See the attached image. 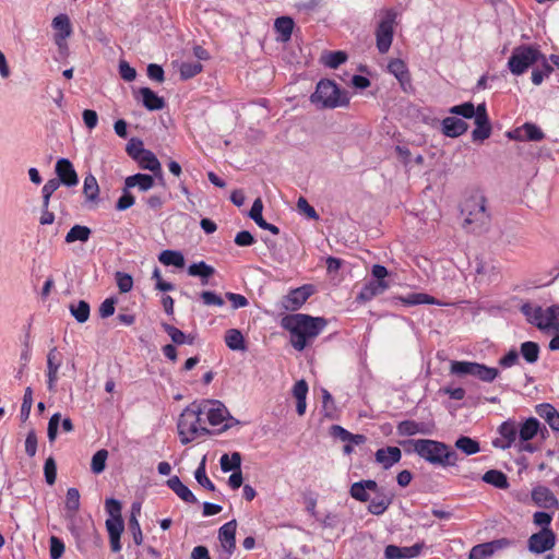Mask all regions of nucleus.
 Instances as JSON below:
<instances>
[{"mask_svg":"<svg viewBox=\"0 0 559 559\" xmlns=\"http://www.w3.org/2000/svg\"><path fill=\"white\" fill-rule=\"evenodd\" d=\"M324 318L296 313L283 319L282 325L290 333V343L297 350H304L308 342L316 338L326 326Z\"/></svg>","mask_w":559,"mask_h":559,"instance_id":"1","label":"nucleus"},{"mask_svg":"<svg viewBox=\"0 0 559 559\" xmlns=\"http://www.w3.org/2000/svg\"><path fill=\"white\" fill-rule=\"evenodd\" d=\"M407 451L415 452L418 456L432 465L442 467L453 466L457 462V454L448 444L432 439H409L401 442Z\"/></svg>","mask_w":559,"mask_h":559,"instance_id":"2","label":"nucleus"},{"mask_svg":"<svg viewBox=\"0 0 559 559\" xmlns=\"http://www.w3.org/2000/svg\"><path fill=\"white\" fill-rule=\"evenodd\" d=\"M460 209L462 216H464L463 228L467 231L480 234L488 228L490 214L483 193L478 191L472 192L463 199Z\"/></svg>","mask_w":559,"mask_h":559,"instance_id":"3","label":"nucleus"},{"mask_svg":"<svg viewBox=\"0 0 559 559\" xmlns=\"http://www.w3.org/2000/svg\"><path fill=\"white\" fill-rule=\"evenodd\" d=\"M177 428L182 444H188L198 437L210 432L204 426L202 408L195 402L182 411L178 419Z\"/></svg>","mask_w":559,"mask_h":559,"instance_id":"4","label":"nucleus"},{"mask_svg":"<svg viewBox=\"0 0 559 559\" xmlns=\"http://www.w3.org/2000/svg\"><path fill=\"white\" fill-rule=\"evenodd\" d=\"M521 312L526 320L542 331L554 330L559 331V306H550L546 309L530 302L521 306Z\"/></svg>","mask_w":559,"mask_h":559,"instance_id":"5","label":"nucleus"},{"mask_svg":"<svg viewBox=\"0 0 559 559\" xmlns=\"http://www.w3.org/2000/svg\"><path fill=\"white\" fill-rule=\"evenodd\" d=\"M311 102L321 105L322 108H336L346 106L349 102L347 93L330 80H321L317 84L316 92L310 97Z\"/></svg>","mask_w":559,"mask_h":559,"instance_id":"6","label":"nucleus"},{"mask_svg":"<svg viewBox=\"0 0 559 559\" xmlns=\"http://www.w3.org/2000/svg\"><path fill=\"white\" fill-rule=\"evenodd\" d=\"M543 57L540 51L528 45L516 47L508 61V67L514 75L523 74L531 66L535 64Z\"/></svg>","mask_w":559,"mask_h":559,"instance_id":"7","label":"nucleus"},{"mask_svg":"<svg viewBox=\"0 0 559 559\" xmlns=\"http://www.w3.org/2000/svg\"><path fill=\"white\" fill-rule=\"evenodd\" d=\"M396 17V11L394 9H388L384 11L383 17L376 27V46L380 53H386L391 48Z\"/></svg>","mask_w":559,"mask_h":559,"instance_id":"8","label":"nucleus"},{"mask_svg":"<svg viewBox=\"0 0 559 559\" xmlns=\"http://www.w3.org/2000/svg\"><path fill=\"white\" fill-rule=\"evenodd\" d=\"M236 520H230L219 527L218 540L221 548L218 550L217 559H230L236 549Z\"/></svg>","mask_w":559,"mask_h":559,"instance_id":"9","label":"nucleus"},{"mask_svg":"<svg viewBox=\"0 0 559 559\" xmlns=\"http://www.w3.org/2000/svg\"><path fill=\"white\" fill-rule=\"evenodd\" d=\"M556 534L550 527H544L530 536L527 548L531 552L540 555L551 550L556 545Z\"/></svg>","mask_w":559,"mask_h":559,"instance_id":"10","label":"nucleus"},{"mask_svg":"<svg viewBox=\"0 0 559 559\" xmlns=\"http://www.w3.org/2000/svg\"><path fill=\"white\" fill-rule=\"evenodd\" d=\"M474 119L476 128L472 132L473 141L488 139L491 135V124L484 103L478 105V112Z\"/></svg>","mask_w":559,"mask_h":559,"instance_id":"11","label":"nucleus"},{"mask_svg":"<svg viewBox=\"0 0 559 559\" xmlns=\"http://www.w3.org/2000/svg\"><path fill=\"white\" fill-rule=\"evenodd\" d=\"M509 545L510 540L507 538L478 544L471 549L468 559H486L492 556L498 549L504 548Z\"/></svg>","mask_w":559,"mask_h":559,"instance_id":"12","label":"nucleus"},{"mask_svg":"<svg viewBox=\"0 0 559 559\" xmlns=\"http://www.w3.org/2000/svg\"><path fill=\"white\" fill-rule=\"evenodd\" d=\"M532 501L543 509H558L559 501L554 492L546 486H536L531 491Z\"/></svg>","mask_w":559,"mask_h":559,"instance_id":"13","label":"nucleus"},{"mask_svg":"<svg viewBox=\"0 0 559 559\" xmlns=\"http://www.w3.org/2000/svg\"><path fill=\"white\" fill-rule=\"evenodd\" d=\"M51 26L56 31L55 43L61 48L73 32L70 17L64 13L58 14L53 17Z\"/></svg>","mask_w":559,"mask_h":559,"instance_id":"14","label":"nucleus"},{"mask_svg":"<svg viewBox=\"0 0 559 559\" xmlns=\"http://www.w3.org/2000/svg\"><path fill=\"white\" fill-rule=\"evenodd\" d=\"M198 404L202 408V415H206L211 426H218L225 420L227 411L222 403L216 401H203Z\"/></svg>","mask_w":559,"mask_h":559,"instance_id":"15","label":"nucleus"},{"mask_svg":"<svg viewBox=\"0 0 559 559\" xmlns=\"http://www.w3.org/2000/svg\"><path fill=\"white\" fill-rule=\"evenodd\" d=\"M62 364V355L56 347L51 348L47 355V386L50 392L56 390V383L59 379L58 371Z\"/></svg>","mask_w":559,"mask_h":559,"instance_id":"16","label":"nucleus"},{"mask_svg":"<svg viewBox=\"0 0 559 559\" xmlns=\"http://www.w3.org/2000/svg\"><path fill=\"white\" fill-rule=\"evenodd\" d=\"M56 174L58 181L64 186L74 187L79 182V177L73 164L68 158H60L56 163Z\"/></svg>","mask_w":559,"mask_h":559,"instance_id":"17","label":"nucleus"},{"mask_svg":"<svg viewBox=\"0 0 559 559\" xmlns=\"http://www.w3.org/2000/svg\"><path fill=\"white\" fill-rule=\"evenodd\" d=\"M309 286H301L290 290L283 299V307L288 311L298 310L310 297Z\"/></svg>","mask_w":559,"mask_h":559,"instance_id":"18","label":"nucleus"},{"mask_svg":"<svg viewBox=\"0 0 559 559\" xmlns=\"http://www.w3.org/2000/svg\"><path fill=\"white\" fill-rule=\"evenodd\" d=\"M501 439H497L492 442L496 448L503 450L509 449L516 440L519 432L518 426L513 421H504L499 426L498 429Z\"/></svg>","mask_w":559,"mask_h":559,"instance_id":"19","label":"nucleus"},{"mask_svg":"<svg viewBox=\"0 0 559 559\" xmlns=\"http://www.w3.org/2000/svg\"><path fill=\"white\" fill-rule=\"evenodd\" d=\"M389 288L388 282H374L369 281L366 283L358 295L356 296V302L366 304L372 300L374 297L383 294Z\"/></svg>","mask_w":559,"mask_h":559,"instance_id":"20","label":"nucleus"},{"mask_svg":"<svg viewBox=\"0 0 559 559\" xmlns=\"http://www.w3.org/2000/svg\"><path fill=\"white\" fill-rule=\"evenodd\" d=\"M424 545L415 544L409 547H399L395 545H388L384 549V557L386 559H411L417 557Z\"/></svg>","mask_w":559,"mask_h":559,"instance_id":"21","label":"nucleus"},{"mask_svg":"<svg viewBox=\"0 0 559 559\" xmlns=\"http://www.w3.org/2000/svg\"><path fill=\"white\" fill-rule=\"evenodd\" d=\"M374 456L377 463H379L384 469H389L400 462L402 452L397 447H386L377 450Z\"/></svg>","mask_w":559,"mask_h":559,"instance_id":"22","label":"nucleus"},{"mask_svg":"<svg viewBox=\"0 0 559 559\" xmlns=\"http://www.w3.org/2000/svg\"><path fill=\"white\" fill-rule=\"evenodd\" d=\"M263 203L260 198L255 199L251 210L249 212V216L254 223L262 229L271 231L273 235L280 234V228L273 224H270L265 221V217L262 216Z\"/></svg>","mask_w":559,"mask_h":559,"instance_id":"23","label":"nucleus"},{"mask_svg":"<svg viewBox=\"0 0 559 559\" xmlns=\"http://www.w3.org/2000/svg\"><path fill=\"white\" fill-rule=\"evenodd\" d=\"M441 126L442 133L449 138H457L464 134L468 129V124L464 120L456 117L444 118L441 122Z\"/></svg>","mask_w":559,"mask_h":559,"instance_id":"24","label":"nucleus"},{"mask_svg":"<svg viewBox=\"0 0 559 559\" xmlns=\"http://www.w3.org/2000/svg\"><path fill=\"white\" fill-rule=\"evenodd\" d=\"M367 490L377 492L378 491L377 481L368 479V480H361V481L354 483L350 486L349 493L354 499H356L360 502H367L370 498Z\"/></svg>","mask_w":559,"mask_h":559,"instance_id":"25","label":"nucleus"},{"mask_svg":"<svg viewBox=\"0 0 559 559\" xmlns=\"http://www.w3.org/2000/svg\"><path fill=\"white\" fill-rule=\"evenodd\" d=\"M388 70L399 80L403 91H406V86L411 85V75L406 63L401 59H393L389 62Z\"/></svg>","mask_w":559,"mask_h":559,"instance_id":"26","label":"nucleus"},{"mask_svg":"<svg viewBox=\"0 0 559 559\" xmlns=\"http://www.w3.org/2000/svg\"><path fill=\"white\" fill-rule=\"evenodd\" d=\"M374 493L376 496L369 502L368 511L371 514L381 515L392 503L393 495L380 491L379 489Z\"/></svg>","mask_w":559,"mask_h":559,"instance_id":"27","label":"nucleus"},{"mask_svg":"<svg viewBox=\"0 0 559 559\" xmlns=\"http://www.w3.org/2000/svg\"><path fill=\"white\" fill-rule=\"evenodd\" d=\"M396 432L399 436L411 437L418 433L428 435L430 429L424 423H417L415 420H403L396 426Z\"/></svg>","mask_w":559,"mask_h":559,"instance_id":"28","label":"nucleus"},{"mask_svg":"<svg viewBox=\"0 0 559 559\" xmlns=\"http://www.w3.org/2000/svg\"><path fill=\"white\" fill-rule=\"evenodd\" d=\"M535 411L536 414L543 418L554 431L559 432V413L551 404H539L536 406Z\"/></svg>","mask_w":559,"mask_h":559,"instance_id":"29","label":"nucleus"},{"mask_svg":"<svg viewBox=\"0 0 559 559\" xmlns=\"http://www.w3.org/2000/svg\"><path fill=\"white\" fill-rule=\"evenodd\" d=\"M167 486L185 502L197 503L198 499L192 491L180 480L178 476H173L167 480Z\"/></svg>","mask_w":559,"mask_h":559,"instance_id":"30","label":"nucleus"},{"mask_svg":"<svg viewBox=\"0 0 559 559\" xmlns=\"http://www.w3.org/2000/svg\"><path fill=\"white\" fill-rule=\"evenodd\" d=\"M155 180L154 177L147 174H135L129 176L124 180V186L127 189L138 188L140 191H148L154 187Z\"/></svg>","mask_w":559,"mask_h":559,"instance_id":"31","label":"nucleus"},{"mask_svg":"<svg viewBox=\"0 0 559 559\" xmlns=\"http://www.w3.org/2000/svg\"><path fill=\"white\" fill-rule=\"evenodd\" d=\"M136 162L142 169L152 171L157 178H163L160 163L156 155L150 150H146Z\"/></svg>","mask_w":559,"mask_h":559,"instance_id":"32","label":"nucleus"},{"mask_svg":"<svg viewBox=\"0 0 559 559\" xmlns=\"http://www.w3.org/2000/svg\"><path fill=\"white\" fill-rule=\"evenodd\" d=\"M139 93L142 96L143 105L148 110H160L165 107V100L150 87H141Z\"/></svg>","mask_w":559,"mask_h":559,"instance_id":"33","label":"nucleus"},{"mask_svg":"<svg viewBox=\"0 0 559 559\" xmlns=\"http://www.w3.org/2000/svg\"><path fill=\"white\" fill-rule=\"evenodd\" d=\"M215 269L204 261H200L198 263H193L188 267V274L190 276H199L201 278V283L203 285L209 284V277L214 275Z\"/></svg>","mask_w":559,"mask_h":559,"instance_id":"34","label":"nucleus"},{"mask_svg":"<svg viewBox=\"0 0 559 559\" xmlns=\"http://www.w3.org/2000/svg\"><path fill=\"white\" fill-rule=\"evenodd\" d=\"M162 328L169 335L173 343L176 345H182V344L192 345L194 342L193 336L186 335L181 330H179L178 328H176L169 323H162Z\"/></svg>","mask_w":559,"mask_h":559,"instance_id":"35","label":"nucleus"},{"mask_svg":"<svg viewBox=\"0 0 559 559\" xmlns=\"http://www.w3.org/2000/svg\"><path fill=\"white\" fill-rule=\"evenodd\" d=\"M538 430L539 421L531 417L521 425L520 429L518 428L519 438L522 442L530 441L537 435Z\"/></svg>","mask_w":559,"mask_h":559,"instance_id":"36","label":"nucleus"},{"mask_svg":"<svg viewBox=\"0 0 559 559\" xmlns=\"http://www.w3.org/2000/svg\"><path fill=\"white\" fill-rule=\"evenodd\" d=\"M158 261L166 265H173L176 267H183L185 266V258L183 254L180 251L176 250H164L158 255Z\"/></svg>","mask_w":559,"mask_h":559,"instance_id":"37","label":"nucleus"},{"mask_svg":"<svg viewBox=\"0 0 559 559\" xmlns=\"http://www.w3.org/2000/svg\"><path fill=\"white\" fill-rule=\"evenodd\" d=\"M516 139L526 141H540L544 139L543 131L533 123H525L521 129L516 130Z\"/></svg>","mask_w":559,"mask_h":559,"instance_id":"38","label":"nucleus"},{"mask_svg":"<svg viewBox=\"0 0 559 559\" xmlns=\"http://www.w3.org/2000/svg\"><path fill=\"white\" fill-rule=\"evenodd\" d=\"M83 194L88 202H95L98 200L99 186L97 179L92 174H88L84 178L83 182Z\"/></svg>","mask_w":559,"mask_h":559,"instance_id":"39","label":"nucleus"},{"mask_svg":"<svg viewBox=\"0 0 559 559\" xmlns=\"http://www.w3.org/2000/svg\"><path fill=\"white\" fill-rule=\"evenodd\" d=\"M483 480L499 489L509 487L508 477L504 473L498 469H489L483 475Z\"/></svg>","mask_w":559,"mask_h":559,"instance_id":"40","label":"nucleus"},{"mask_svg":"<svg viewBox=\"0 0 559 559\" xmlns=\"http://www.w3.org/2000/svg\"><path fill=\"white\" fill-rule=\"evenodd\" d=\"M92 230L87 226L74 225L66 235V242L72 243L75 241L86 242L91 237Z\"/></svg>","mask_w":559,"mask_h":559,"instance_id":"41","label":"nucleus"},{"mask_svg":"<svg viewBox=\"0 0 559 559\" xmlns=\"http://www.w3.org/2000/svg\"><path fill=\"white\" fill-rule=\"evenodd\" d=\"M225 343L231 350H246L245 337L237 329H230L226 332Z\"/></svg>","mask_w":559,"mask_h":559,"instance_id":"42","label":"nucleus"},{"mask_svg":"<svg viewBox=\"0 0 559 559\" xmlns=\"http://www.w3.org/2000/svg\"><path fill=\"white\" fill-rule=\"evenodd\" d=\"M274 27L281 35V39L283 41H287L289 40L294 29V21L292 17L281 16L275 20Z\"/></svg>","mask_w":559,"mask_h":559,"instance_id":"43","label":"nucleus"},{"mask_svg":"<svg viewBox=\"0 0 559 559\" xmlns=\"http://www.w3.org/2000/svg\"><path fill=\"white\" fill-rule=\"evenodd\" d=\"M66 512L68 516L74 518L80 509V492L76 488H69L66 497Z\"/></svg>","mask_w":559,"mask_h":559,"instance_id":"44","label":"nucleus"},{"mask_svg":"<svg viewBox=\"0 0 559 559\" xmlns=\"http://www.w3.org/2000/svg\"><path fill=\"white\" fill-rule=\"evenodd\" d=\"M455 448L466 455H473L480 451L479 442L466 436H462L455 441Z\"/></svg>","mask_w":559,"mask_h":559,"instance_id":"45","label":"nucleus"},{"mask_svg":"<svg viewBox=\"0 0 559 559\" xmlns=\"http://www.w3.org/2000/svg\"><path fill=\"white\" fill-rule=\"evenodd\" d=\"M221 468L227 473L230 471H238L241 466V455L239 452H234L231 455L223 454L219 460Z\"/></svg>","mask_w":559,"mask_h":559,"instance_id":"46","label":"nucleus"},{"mask_svg":"<svg viewBox=\"0 0 559 559\" xmlns=\"http://www.w3.org/2000/svg\"><path fill=\"white\" fill-rule=\"evenodd\" d=\"M401 300L405 305H421V304L439 305V306L443 305L441 301L437 300L435 297H432L428 294H424V293L411 294L407 297L401 298Z\"/></svg>","mask_w":559,"mask_h":559,"instance_id":"47","label":"nucleus"},{"mask_svg":"<svg viewBox=\"0 0 559 559\" xmlns=\"http://www.w3.org/2000/svg\"><path fill=\"white\" fill-rule=\"evenodd\" d=\"M452 115L462 116L463 118L471 119L475 118L478 112V106L475 107L473 103L466 102L460 105H455L449 109Z\"/></svg>","mask_w":559,"mask_h":559,"instance_id":"48","label":"nucleus"},{"mask_svg":"<svg viewBox=\"0 0 559 559\" xmlns=\"http://www.w3.org/2000/svg\"><path fill=\"white\" fill-rule=\"evenodd\" d=\"M521 354L528 364H534L539 357V346L535 342H524L521 344Z\"/></svg>","mask_w":559,"mask_h":559,"instance_id":"49","label":"nucleus"},{"mask_svg":"<svg viewBox=\"0 0 559 559\" xmlns=\"http://www.w3.org/2000/svg\"><path fill=\"white\" fill-rule=\"evenodd\" d=\"M499 374V370L493 367H487L486 365L476 362L474 377L478 378L484 382H492Z\"/></svg>","mask_w":559,"mask_h":559,"instance_id":"50","label":"nucleus"},{"mask_svg":"<svg viewBox=\"0 0 559 559\" xmlns=\"http://www.w3.org/2000/svg\"><path fill=\"white\" fill-rule=\"evenodd\" d=\"M475 368L476 362L454 360L451 362L450 371L456 376L469 374L474 377Z\"/></svg>","mask_w":559,"mask_h":559,"instance_id":"51","label":"nucleus"},{"mask_svg":"<svg viewBox=\"0 0 559 559\" xmlns=\"http://www.w3.org/2000/svg\"><path fill=\"white\" fill-rule=\"evenodd\" d=\"M347 59V55L344 51H329L322 56V62L324 66L336 69Z\"/></svg>","mask_w":559,"mask_h":559,"instance_id":"52","label":"nucleus"},{"mask_svg":"<svg viewBox=\"0 0 559 559\" xmlns=\"http://www.w3.org/2000/svg\"><path fill=\"white\" fill-rule=\"evenodd\" d=\"M70 311L78 322L84 323L90 317V305L85 300H80L78 305H71Z\"/></svg>","mask_w":559,"mask_h":559,"instance_id":"53","label":"nucleus"},{"mask_svg":"<svg viewBox=\"0 0 559 559\" xmlns=\"http://www.w3.org/2000/svg\"><path fill=\"white\" fill-rule=\"evenodd\" d=\"M108 451L105 449L98 450L92 457L91 469L94 474H100L105 471Z\"/></svg>","mask_w":559,"mask_h":559,"instance_id":"54","label":"nucleus"},{"mask_svg":"<svg viewBox=\"0 0 559 559\" xmlns=\"http://www.w3.org/2000/svg\"><path fill=\"white\" fill-rule=\"evenodd\" d=\"M203 67L199 61L182 62L180 66V76L182 80H188L202 71Z\"/></svg>","mask_w":559,"mask_h":559,"instance_id":"55","label":"nucleus"},{"mask_svg":"<svg viewBox=\"0 0 559 559\" xmlns=\"http://www.w3.org/2000/svg\"><path fill=\"white\" fill-rule=\"evenodd\" d=\"M540 59H543L542 68H537L532 71V82L535 85H540L544 79L549 76L554 70L552 67L546 61L544 56Z\"/></svg>","mask_w":559,"mask_h":559,"instance_id":"56","label":"nucleus"},{"mask_svg":"<svg viewBox=\"0 0 559 559\" xmlns=\"http://www.w3.org/2000/svg\"><path fill=\"white\" fill-rule=\"evenodd\" d=\"M194 477H195L197 481L205 489H207L210 491H214L216 489L213 481L206 475L204 459L201 462V464L199 465V467L195 469Z\"/></svg>","mask_w":559,"mask_h":559,"instance_id":"57","label":"nucleus"},{"mask_svg":"<svg viewBox=\"0 0 559 559\" xmlns=\"http://www.w3.org/2000/svg\"><path fill=\"white\" fill-rule=\"evenodd\" d=\"M33 406V390L27 386L24 392L23 402L21 405L20 418L22 421H26L29 417L31 409Z\"/></svg>","mask_w":559,"mask_h":559,"instance_id":"58","label":"nucleus"},{"mask_svg":"<svg viewBox=\"0 0 559 559\" xmlns=\"http://www.w3.org/2000/svg\"><path fill=\"white\" fill-rule=\"evenodd\" d=\"M126 151L132 159L138 160L146 148H144L143 142L140 139L132 138L128 142Z\"/></svg>","mask_w":559,"mask_h":559,"instance_id":"59","label":"nucleus"},{"mask_svg":"<svg viewBox=\"0 0 559 559\" xmlns=\"http://www.w3.org/2000/svg\"><path fill=\"white\" fill-rule=\"evenodd\" d=\"M134 509L135 508L133 506L132 507V513H131V516L129 519V528H130V531L132 533L134 544L135 545H141L142 542H143V535H142V531H141L139 521L136 519Z\"/></svg>","mask_w":559,"mask_h":559,"instance_id":"60","label":"nucleus"},{"mask_svg":"<svg viewBox=\"0 0 559 559\" xmlns=\"http://www.w3.org/2000/svg\"><path fill=\"white\" fill-rule=\"evenodd\" d=\"M44 474H45V479L48 485H53L56 483L57 465H56L55 459L52 456H49L45 461Z\"/></svg>","mask_w":559,"mask_h":559,"instance_id":"61","label":"nucleus"},{"mask_svg":"<svg viewBox=\"0 0 559 559\" xmlns=\"http://www.w3.org/2000/svg\"><path fill=\"white\" fill-rule=\"evenodd\" d=\"M116 282L120 293H129L133 287L132 276L123 272L116 273Z\"/></svg>","mask_w":559,"mask_h":559,"instance_id":"62","label":"nucleus"},{"mask_svg":"<svg viewBox=\"0 0 559 559\" xmlns=\"http://www.w3.org/2000/svg\"><path fill=\"white\" fill-rule=\"evenodd\" d=\"M50 543V558L51 559H60L64 552V543L56 537L51 536L49 539Z\"/></svg>","mask_w":559,"mask_h":559,"instance_id":"63","label":"nucleus"},{"mask_svg":"<svg viewBox=\"0 0 559 559\" xmlns=\"http://www.w3.org/2000/svg\"><path fill=\"white\" fill-rule=\"evenodd\" d=\"M106 528L109 537L111 536H121L123 532V521L122 519H107L106 520Z\"/></svg>","mask_w":559,"mask_h":559,"instance_id":"64","label":"nucleus"}]
</instances>
